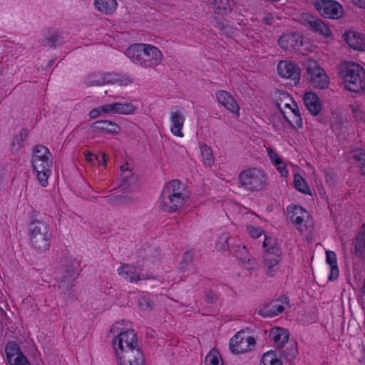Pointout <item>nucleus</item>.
<instances>
[{
  "label": "nucleus",
  "mask_w": 365,
  "mask_h": 365,
  "mask_svg": "<svg viewBox=\"0 0 365 365\" xmlns=\"http://www.w3.org/2000/svg\"><path fill=\"white\" fill-rule=\"evenodd\" d=\"M189 198L190 192L185 185L179 180H172L164 185L159 205L163 211L174 213L182 209Z\"/></svg>",
  "instance_id": "1"
},
{
  "label": "nucleus",
  "mask_w": 365,
  "mask_h": 365,
  "mask_svg": "<svg viewBox=\"0 0 365 365\" xmlns=\"http://www.w3.org/2000/svg\"><path fill=\"white\" fill-rule=\"evenodd\" d=\"M125 55L133 63L145 68L159 65L163 57L161 51L156 46L146 43L130 46L126 48Z\"/></svg>",
  "instance_id": "2"
},
{
  "label": "nucleus",
  "mask_w": 365,
  "mask_h": 365,
  "mask_svg": "<svg viewBox=\"0 0 365 365\" xmlns=\"http://www.w3.org/2000/svg\"><path fill=\"white\" fill-rule=\"evenodd\" d=\"M31 165L38 182L42 187H46L48 185V178L52 174L53 166L52 155L47 147L43 145L34 147Z\"/></svg>",
  "instance_id": "3"
},
{
  "label": "nucleus",
  "mask_w": 365,
  "mask_h": 365,
  "mask_svg": "<svg viewBox=\"0 0 365 365\" xmlns=\"http://www.w3.org/2000/svg\"><path fill=\"white\" fill-rule=\"evenodd\" d=\"M52 232L48 223L33 219L29 224V239L31 248L42 254L49 250Z\"/></svg>",
  "instance_id": "4"
},
{
  "label": "nucleus",
  "mask_w": 365,
  "mask_h": 365,
  "mask_svg": "<svg viewBox=\"0 0 365 365\" xmlns=\"http://www.w3.org/2000/svg\"><path fill=\"white\" fill-rule=\"evenodd\" d=\"M110 331L113 334L111 341L115 355L140 346L135 331L132 328L123 327V322L114 324Z\"/></svg>",
  "instance_id": "5"
},
{
  "label": "nucleus",
  "mask_w": 365,
  "mask_h": 365,
  "mask_svg": "<svg viewBox=\"0 0 365 365\" xmlns=\"http://www.w3.org/2000/svg\"><path fill=\"white\" fill-rule=\"evenodd\" d=\"M267 185V175L262 168L250 167L238 175V187L248 192H262Z\"/></svg>",
  "instance_id": "6"
},
{
  "label": "nucleus",
  "mask_w": 365,
  "mask_h": 365,
  "mask_svg": "<svg viewBox=\"0 0 365 365\" xmlns=\"http://www.w3.org/2000/svg\"><path fill=\"white\" fill-rule=\"evenodd\" d=\"M339 74L349 91L357 93L365 89V71L360 65L344 63L339 67Z\"/></svg>",
  "instance_id": "7"
},
{
  "label": "nucleus",
  "mask_w": 365,
  "mask_h": 365,
  "mask_svg": "<svg viewBox=\"0 0 365 365\" xmlns=\"http://www.w3.org/2000/svg\"><path fill=\"white\" fill-rule=\"evenodd\" d=\"M299 22L311 31L322 35L324 38L323 43L326 47L334 41L335 37L329 26L318 17L309 13H303L301 14Z\"/></svg>",
  "instance_id": "8"
},
{
  "label": "nucleus",
  "mask_w": 365,
  "mask_h": 365,
  "mask_svg": "<svg viewBox=\"0 0 365 365\" xmlns=\"http://www.w3.org/2000/svg\"><path fill=\"white\" fill-rule=\"evenodd\" d=\"M307 80L310 85L317 89L327 88L329 78L325 71L314 59H308L305 62Z\"/></svg>",
  "instance_id": "9"
},
{
  "label": "nucleus",
  "mask_w": 365,
  "mask_h": 365,
  "mask_svg": "<svg viewBox=\"0 0 365 365\" xmlns=\"http://www.w3.org/2000/svg\"><path fill=\"white\" fill-rule=\"evenodd\" d=\"M255 344V337L245 330L237 331L229 341L230 350L235 354L249 352L254 349Z\"/></svg>",
  "instance_id": "10"
},
{
  "label": "nucleus",
  "mask_w": 365,
  "mask_h": 365,
  "mask_svg": "<svg viewBox=\"0 0 365 365\" xmlns=\"http://www.w3.org/2000/svg\"><path fill=\"white\" fill-rule=\"evenodd\" d=\"M212 8L217 29L222 34L228 36H232L234 34L232 28L222 21L224 17L232 11L229 0H214Z\"/></svg>",
  "instance_id": "11"
},
{
  "label": "nucleus",
  "mask_w": 365,
  "mask_h": 365,
  "mask_svg": "<svg viewBox=\"0 0 365 365\" xmlns=\"http://www.w3.org/2000/svg\"><path fill=\"white\" fill-rule=\"evenodd\" d=\"M186 114L185 110L177 106L170 107L168 111V122L170 133L176 137L182 138V129L185 123Z\"/></svg>",
  "instance_id": "12"
},
{
  "label": "nucleus",
  "mask_w": 365,
  "mask_h": 365,
  "mask_svg": "<svg viewBox=\"0 0 365 365\" xmlns=\"http://www.w3.org/2000/svg\"><path fill=\"white\" fill-rule=\"evenodd\" d=\"M318 12L324 17L338 19L343 14L341 5L334 0H319L314 3Z\"/></svg>",
  "instance_id": "13"
},
{
  "label": "nucleus",
  "mask_w": 365,
  "mask_h": 365,
  "mask_svg": "<svg viewBox=\"0 0 365 365\" xmlns=\"http://www.w3.org/2000/svg\"><path fill=\"white\" fill-rule=\"evenodd\" d=\"M115 82H118L120 86H128L133 83V79L128 76L118 73H98L95 74L91 80H88V83L91 86H99Z\"/></svg>",
  "instance_id": "14"
},
{
  "label": "nucleus",
  "mask_w": 365,
  "mask_h": 365,
  "mask_svg": "<svg viewBox=\"0 0 365 365\" xmlns=\"http://www.w3.org/2000/svg\"><path fill=\"white\" fill-rule=\"evenodd\" d=\"M289 299L287 297L282 296L279 298L272 300L264 304L258 311V314L263 318H272L284 310V305H288Z\"/></svg>",
  "instance_id": "15"
},
{
  "label": "nucleus",
  "mask_w": 365,
  "mask_h": 365,
  "mask_svg": "<svg viewBox=\"0 0 365 365\" xmlns=\"http://www.w3.org/2000/svg\"><path fill=\"white\" fill-rule=\"evenodd\" d=\"M118 365H145V356L140 346L115 356Z\"/></svg>",
  "instance_id": "16"
},
{
  "label": "nucleus",
  "mask_w": 365,
  "mask_h": 365,
  "mask_svg": "<svg viewBox=\"0 0 365 365\" xmlns=\"http://www.w3.org/2000/svg\"><path fill=\"white\" fill-rule=\"evenodd\" d=\"M219 104L230 112L233 117L237 118L240 115V107L232 95L227 91L220 90L215 93Z\"/></svg>",
  "instance_id": "17"
},
{
  "label": "nucleus",
  "mask_w": 365,
  "mask_h": 365,
  "mask_svg": "<svg viewBox=\"0 0 365 365\" xmlns=\"http://www.w3.org/2000/svg\"><path fill=\"white\" fill-rule=\"evenodd\" d=\"M117 272L119 276L130 283L137 284L145 279L141 273V269L133 264H122L117 269Z\"/></svg>",
  "instance_id": "18"
},
{
  "label": "nucleus",
  "mask_w": 365,
  "mask_h": 365,
  "mask_svg": "<svg viewBox=\"0 0 365 365\" xmlns=\"http://www.w3.org/2000/svg\"><path fill=\"white\" fill-rule=\"evenodd\" d=\"M281 96L282 98H279V102H277V106L289 125L294 127L289 119V115L292 114L294 117L297 116V103L286 92L281 93Z\"/></svg>",
  "instance_id": "19"
},
{
  "label": "nucleus",
  "mask_w": 365,
  "mask_h": 365,
  "mask_svg": "<svg viewBox=\"0 0 365 365\" xmlns=\"http://www.w3.org/2000/svg\"><path fill=\"white\" fill-rule=\"evenodd\" d=\"M78 275V271L73 267H69L61 277L58 287L62 292L68 296L72 294L73 282Z\"/></svg>",
  "instance_id": "20"
},
{
  "label": "nucleus",
  "mask_w": 365,
  "mask_h": 365,
  "mask_svg": "<svg viewBox=\"0 0 365 365\" xmlns=\"http://www.w3.org/2000/svg\"><path fill=\"white\" fill-rule=\"evenodd\" d=\"M314 222L309 214L304 208L299 207L298 210V230L302 234L308 237L313 231Z\"/></svg>",
  "instance_id": "21"
},
{
  "label": "nucleus",
  "mask_w": 365,
  "mask_h": 365,
  "mask_svg": "<svg viewBox=\"0 0 365 365\" xmlns=\"http://www.w3.org/2000/svg\"><path fill=\"white\" fill-rule=\"evenodd\" d=\"M303 101L307 110L314 116L321 112L322 104L318 96L313 91H309L303 96Z\"/></svg>",
  "instance_id": "22"
},
{
  "label": "nucleus",
  "mask_w": 365,
  "mask_h": 365,
  "mask_svg": "<svg viewBox=\"0 0 365 365\" xmlns=\"http://www.w3.org/2000/svg\"><path fill=\"white\" fill-rule=\"evenodd\" d=\"M106 106L105 110H108V114L130 115L137 109L132 103H113L106 104Z\"/></svg>",
  "instance_id": "23"
},
{
  "label": "nucleus",
  "mask_w": 365,
  "mask_h": 365,
  "mask_svg": "<svg viewBox=\"0 0 365 365\" xmlns=\"http://www.w3.org/2000/svg\"><path fill=\"white\" fill-rule=\"evenodd\" d=\"M348 45L354 50H365V37L355 31H348L344 34Z\"/></svg>",
  "instance_id": "24"
},
{
  "label": "nucleus",
  "mask_w": 365,
  "mask_h": 365,
  "mask_svg": "<svg viewBox=\"0 0 365 365\" xmlns=\"http://www.w3.org/2000/svg\"><path fill=\"white\" fill-rule=\"evenodd\" d=\"M278 45L286 51L295 52L297 51V33L292 31L282 34L278 40Z\"/></svg>",
  "instance_id": "25"
},
{
  "label": "nucleus",
  "mask_w": 365,
  "mask_h": 365,
  "mask_svg": "<svg viewBox=\"0 0 365 365\" xmlns=\"http://www.w3.org/2000/svg\"><path fill=\"white\" fill-rule=\"evenodd\" d=\"M93 130L103 133H118L120 130L119 125L115 122L107 120H99L92 124Z\"/></svg>",
  "instance_id": "26"
},
{
  "label": "nucleus",
  "mask_w": 365,
  "mask_h": 365,
  "mask_svg": "<svg viewBox=\"0 0 365 365\" xmlns=\"http://www.w3.org/2000/svg\"><path fill=\"white\" fill-rule=\"evenodd\" d=\"M280 251H270L264 252V264L267 268V274L272 277L274 276V271L272 268L277 265L279 262Z\"/></svg>",
  "instance_id": "27"
},
{
  "label": "nucleus",
  "mask_w": 365,
  "mask_h": 365,
  "mask_svg": "<svg viewBox=\"0 0 365 365\" xmlns=\"http://www.w3.org/2000/svg\"><path fill=\"white\" fill-rule=\"evenodd\" d=\"M232 252L238 260L241 261L242 263L248 264L249 266L246 267L247 269H252V264L254 262V259L252 257L248 249L245 245L234 247V249L232 250Z\"/></svg>",
  "instance_id": "28"
},
{
  "label": "nucleus",
  "mask_w": 365,
  "mask_h": 365,
  "mask_svg": "<svg viewBox=\"0 0 365 365\" xmlns=\"http://www.w3.org/2000/svg\"><path fill=\"white\" fill-rule=\"evenodd\" d=\"M94 6L99 11L106 14H113L118 6L116 0H95Z\"/></svg>",
  "instance_id": "29"
},
{
  "label": "nucleus",
  "mask_w": 365,
  "mask_h": 365,
  "mask_svg": "<svg viewBox=\"0 0 365 365\" xmlns=\"http://www.w3.org/2000/svg\"><path fill=\"white\" fill-rule=\"evenodd\" d=\"M230 234L227 232H222L217 239L215 243V249L218 251H220L223 253L225 252H232V250L234 249V247L230 245Z\"/></svg>",
  "instance_id": "30"
},
{
  "label": "nucleus",
  "mask_w": 365,
  "mask_h": 365,
  "mask_svg": "<svg viewBox=\"0 0 365 365\" xmlns=\"http://www.w3.org/2000/svg\"><path fill=\"white\" fill-rule=\"evenodd\" d=\"M326 261L330 266V274L329 276V279H336L339 274L336 253L330 250L326 251Z\"/></svg>",
  "instance_id": "31"
},
{
  "label": "nucleus",
  "mask_w": 365,
  "mask_h": 365,
  "mask_svg": "<svg viewBox=\"0 0 365 365\" xmlns=\"http://www.w3.org/2000/svg\"><path fill=\"white\" fill-rule=\"evenodd\" d=\"M296 66L291 61H281L277 65L278 74L284 78H289L294 76Z\"/></svg>",
  "instance_id": "32"
},
{
  "label": "nucleus",
  "mask_w": 365,
  "mask_h": 365,
  "mask_svg": "<svg viewBox=\"0 0 365 365\" xmlns=\"http://www.w3.org/2000/svg\"><path fill=\"white\" fill-rule=\"evenodd\" d=\"M271 340L279 347H282L287 342L289 336L286 335L282 328H273L270 330Z\"/></svg>",
  "instance_id": "33"
},
{
  "label": "nucleus",
  "mask_w": 365,
  "mask_h": 365,
  "mask_svg": "<svg viewBox=\"0 0 365 365\" xmlns=\"http://www.w3.org/2000/svg\"><path fill=\"white\" fill-rule=\"evenodd\" d=\"M202 161L205 166L211 167L215 162L213 153L210 146L203 143L200 145Z\"/></svg>",
  "instance_id": "34"
},
{
  "label": "nucleus",
  "mask_w": 365,
  "mask_h": 365,
  "mask_svg": "<svg viewBox=\"0 0 365 365\" xmlns=\"http://www.w3.org/2000/svg\"><path fill=\"white\" fill-rule=\"evenodd\" d=\"M355 252L357 255L365 258V223L362 225L361 232L356 237Z\"/></svg>",
  "instance_id": "35"
},
{
  "label": "nucleus",
  "mask_w": 365,
  "mask_h": 365,
  "mask_svg": "<svg viewBox=\"0 0 365 365\" xmlns=\"http://www.w3.org/2000/svg\"><path fill=\"white\" fill-rule=\"evenodd\" d=\"M264 365H282L280 356L274 351L264 353L262 357Z\"/></svg>",
  "instance_id": "36"
},
{
  "label": "nucleus",
  "mask_w": 365,
  "mask_h": 365,
  "mask_svg": "<svg viewBox=\"0 0 365 365\" xmlns=\"http://www.w3.org/2000/svg\"><path fill=\"white\" fill-rule=\"evenodd\" d=\"M5 353L7 360L11 361L13 356H18V354L22 353V351L16 342L11 341H9L5 346Z\"/></svg>",
  "instance_id": "37"
},
{
  "label": "nucleus",
  "mask_w": 365,
  "mask_h": 365,
  "mask_svg": "<svg viewBox=\"0 0 365 365\" xmlns=\"http://www.w3.org/2000/svg\"><path fill=\"white\" fill-rule=\"evenodd\" d=\"M353 116L356 121H363L365 116V111L364 106L359 103L355 102L350 106Z\"/></svg>",
  "instance_id": "38"
},
{
  "label": "nucleus",
  "mask_w": 365,
  "mask_h": 365,
  "mask_svg": "<svg viewBox=\"0 0 365 365\" xmlns=\"http://www.w3.org/2000/svg\"><path fill=\"white\" fill-rule=\"evenodd\" d=\"M205 365H223L219 352L215 349L210 351L205 357Z\"/></svg>",
  "instance_id": "39"
},
{
  "label": "nucleus",
  "mask_w": 365,
  "mask_h": 365,
  "mask_svg": "<svg viewBox=\"0 0 365 365\" xmlns=\"http://www.w3.org/2000/svg\"><path fill=\"white\" fill-rule=\"evenodd\" d=\"M26 138V134L24 130L20 131L19 133L16 134L12 140L11 147L12 150L18 151L24 145V141Z\"/></svg>",
  "instance_id": "40"
},
{
  "label": "nucleus",
  "mask_w": 365,
  "mask_h": 365,
  "mask_svg": "<svg viewBox=\"0 0 365 365\" xmlns=\"http://www.w3.org/2000/svg\"><path fill=\"white\" fill-rule=\"evenodd\" d=\"M356 165L360 169V172L362 175H365V152L359 150L355 152L353 155Z\"/></svg>",
  "instance_id": "41"
},
{
  "label": "nucleus",
  "mask_w": 365,
  "mask_h": 365,
  "mask_svg": "<svg viewBox=\"0 0 365 365\" xmlns=\"http://www.w3.org/2000/svg\"><path fill=\"white\" fill-rule=\"evenodd\" d=\"M266 151L272 165L282 163L283 159L273 148L271 147L266 148Z\"/></svg>",
  "instance_id": "42"
},
{
  "label": "nucleus",
  "mask_w": 365,
  "mask_h": 365,
  "mask_svg": "<svg viewBox=\"0 0 365 365\" xmlns=\"http://www.w3.org/2000/svg\"><path fill=\"white\" fill-rule=\"evenodd\" d=\"M193 259L192 253L190 252H186L182 257V259L179 264L180 269L185 272L189 269V267L191 265V263Z\"/></svg>",
  "instance_id": "43"
},
{
  "label": "nucleus",
  "mask_w": 365,
  "mask_h": 365,
  "mask_svg": "<svg viewBox=\"0 0 365 365\" xmlns=\"http://www.w3.org/2000/svg\"><path fill=\"white\" fill-rule=\"evenodd\" d=\"M120 174L119 180L121 181V186L129 185L131 182L132 171L124 168V165L120 167Z\"/></svg>",
  "instance_id": "44"
},
{
  "label": "nucleus",
  "mask_w": 365,
  "mask_h": 365,
  "mask_svg": "<svg viewBox=\"0 0 365 365\" xmlns=\"http://www.w3.org/2000/svg\"><path fill=\"white\" fill-rule=\"evenodd\" d=\"M276 242L275 240L272 237H268L266 235H264V239L263 242V247L265 249V252H270V251H275L279 250L276 247Z\"/></svg>",
  "instance_id": "45"
},
{
  "label": "nucleus",
  "mask_w": 365,
  "mask_h": 365,
  "mask_svg": "<svg viewBox=\"0 0 365 365\" xmlns=\"http://www.w3.org/2000/svg\"><path fill=\"white\" fill-rule=\"evenodd\" d=\"M246 230L250 236L254 239L258 238L264 233L263 230L260 227L253 225H247Z\"/></svg>",
  "instance_id": "46"
},
{
  "label": "nucleus",
  "mask_w": 365,
  "mask_h": 365,
  "mask_svg": "<svg viewBox=\"0 0 365 365\" xmlns=\"http://www.w3.org/2000/svg\"><path fill=\"white\" fill-rule=\"evenodd\" d=\"M297 205L290 204L287 207V218L293 223L297 224Z\"/></svg>",
  "instance_id": "47"
},
{
  "label": "nucleus",
  "mask_w": 365,
  "mask_h": 365,
  "mask_svg": "<svg viewBox=\"0 0 365 365\" xmlns=\"http://www.w3.org/2000/svg\"><path fill=\"white\" fill-rule=\"evenodd\" d=\"M298 191L307 194L312 197V194L307 182L303 178H298Z\"/></svg>",
  "instance_id": "48"
},
{
  "label": "nucleus",
  "mask_w": 365,
  "mask_h": 365,
  "mask_svg": "<svg viewBox=\"0 0 365 365\" xmlns=\"http://www.w3.org/2000/svg\"><path fill=\"white\" fill-rule=\"evenodd\" d=\"M106 108H107L106 104L92 109L89 112V117L91 118L94 119V118H97L102 114H108V110H105Z\"/></svg>",
  "instance_id": "49"
},
{
  "label": "nucleus",
  "mask_w": 365,
  "mask_h": 365,
  "mask_svg": "<svg viewBox=\"0 0 365 365\" xmlns=\"http://www.w3.org/2000/svg\"><path fill=\"white\" fill-rule=\"evenodd\" d=\"M273 166L277 170L281 177L285 178L288 176L289 171L287 169V165L284 160L282 161V163L279 165H274Z\"/></svg>",
  "instance_id": "50"
},
{
  "label": "nucleus",
  "mask_w": 365,
  "mask_h": 365,
  "mask_svg": "<svg viewBox=\"0 0 365 365\" xmlns=\"http://www.w3.org/2000/svg\"><path fill=\"white\" fill-rule=\"evenodd\" d=\"M11 365H31L30 361L24 355L23 353H20L14 359V364Z\"/></svg>",
  "instance_id": "51"
},
{
  "label": "nucleus",
  "mask_w": 365,
  "mask_h": 365,
  "mask_svg": "<svg viewBox=\"0 0 365 365\" xmlns=\"http://www.w3.org/2000/svg\"><path fill=\"white\" fill-rule=\"evenodd\" d=\"M108 198V201L111 202L112 204H123L125 200L122 195L112 194L106 197Z\"/></svg>",
  "instance_id": "52"
},
{
  "label": "nucleus",
  "mask_w": 365,
  "mask_h": 365,
  "mask_svg": "<svg viewBox=\"0 0 365 365\" xmlns=\"http://www.w3.org/2000/svg\"><path fill=\"white\" fill-rule=\"evenodd\" d=\"M60 41L58 40V36L56 34H52L46 38V44L49 47H56Z\"/></svg>",
  "instance_id": "53"
},
{
  "label": "nucleus",
  "mask_w": 365,
  "mask_h": 365,
  "mask_svg": "<svg viewBox=\"0 0 365 365\" xmlns=\"http://www.w3.org/2000/svg\"><path fill=\"white\" fill-rule=\"evenodd\" d=\"M138 304L142 309H148L151 307V302L147 297H142L138 299Z\"/></svg>",
  "instance_id": "54"
},
{
  "label": "nucleus",
  "mask_w": 365,
  "mask_h": 365,
  "mask_svg": "<svg viewBox=\"0 0 365 365\" xmlns=\"http://www.w3.org/2000/svg\"><path fill=\"white\" fill-rule=\"evenodd\" d=\"M217 299V295L212 290L206 292L205 300L207 303H213Z\"/></svg>",
  "instance_id": "55"
},
{
  "label": "nucleus",
  "mask_w": 365,
  "mask_h": 365,
  "mask_svg": "<svg viewBox=\"0 0 365 365\" xmlns=\"http://www.w3.org/2000/svg\"><path fill=\"white\" fill-rule=\"evenodd\" d=\"M96 160L103 166H106L108 156L105 153H101L96 157Z\"/></svg>",
  "instance_id": "56"
},
{
  "label": "nucleus",
  "mask_w": 365,
  "mask_h": 365,
  "mask_svg": "<svg viewBox=\"0 0 365 365\" xmlns=\"http://www.w3.org/2000/svg\"><path fill=\"white\" fill-rule=\"evenodd\" d=\"M263 22L267 24V25H272L274 22V17L271 14H267L264 18H263Z\"/></svg>",
  "instance_id": "57"
},
{
  "label": "nucleus",
  "mask_w": 365,
  "mask_h": 365,
  "mask_svg": "<svg viewBox=\"0 0 365 365\" xmlns=\"http://www.w3.org/2000/svg\"><path fill=\"white\" fill-rule=\"evenodd\" d=\"M352 2L361 8H365V0H351Z\"/></svg>",
  "instance_id": "58"
},
{
  "label": "nucleus",
  "mask_w": 365,
  "mask_h": 365,
  "mask_svg": "<svg viewBox=\"0 0 365 365\" xmlns=\"http://www.w3.org/2000/svg\"><path fill=\"white\" fill-rule=\"evenodd\" d=\"M292 187L297 190V173H293Z\"/></svg>",
  "instance_id": "59"
}]
</instances>
